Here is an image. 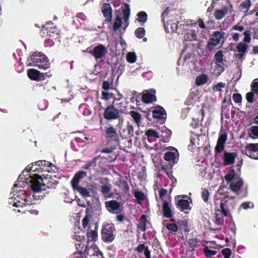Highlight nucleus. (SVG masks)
<instances>
[{
	"mask_svg": "<svg viewBox=\"0 0 258 258\" xmlns=\"http://www.w3.org/2000/svg\"><path fill=\"white\" fill-rule=\"evenodd\" d=\"M96 229L97 226L95 227V230H91L87 233V236L88 241L95 242L97 240L98 234Z\"/></svg>",
	"mask_w": 258,
	"mask_h": 258,
	"instance_id": "37",
	"label": "nucleus"
},
{
	"mask_svg": "<svg viewBox=\"0 0 258 258\" xmlns=\"http://www.w3.org/2000/svg\"><path fill=\"white\" fill-rule=\"evenodd\" d=\"M224 70L223 66L221 65L220 63H216L214 68V73L216 75L219 76L223 72H224Z\"/></svg>",
	"mask_w": 258,
	"mask_h": 258,
	"instance_id": "53",
	"label": "nucleus"
},
{
	"mask_svg": "<svg viewBox=\"0 0 258 258\" xmlns=\"http://www.w3.org/2000/svg\"><path fill=\"white\" fill-rule=\"evenodd\" d=\"M146 31L143 27L138 28L135 31V35L136 37L139 39H141L144 37L145 35Z\"/></svg>",
	"mask_w": 258,
	"mask_h": 258,
	"instance_id": "43",
	"label": "nucleus"
},
{
	"mask_svg": "<svg viewBox=\"0 0 258 258\" xmlns=\"http://www.w3.org/2000/svg\"><path fill=\"white\" fill-rule=\"evenodd\" d=\"M74 190L79 192L81 195L84 198L89 197L90 196V192L88 189L80 185L73 187Z\"/></svg>",
	"mask_w": 258,
	"mask_h": 258,
	"instance_id": "29",
	"label": "nucleus"
},
{
	"mask_svg": "<svg viewBox=\"0 0 258 258\" xmlns=\"http://www.w3.org/2000/svg\"><path fill=\"white\" fill-rule=\"evenodd\" d=\"M90 212H91V210L89 208H88L86 210V215L85 217L82 220V225L84 228H86L89 224V217H91V215L89 214V212L90 213Z\"/></svg>",
	"mask_w": 258,
	"mask_h": 258,
	"instance_id": "45",
	"label": "nucleus"
},
{
	"mask_svg": "<svg viewBox=\"0 0 258 258\" xmlns=\"http://www.w3.org/2000/svg\"><path fill=\"white\" fill-rule=\"evenodd\" d=\"M120 184L119 186L120 188H121L125 192H128L129 190V185L127 183V182L125 180H119Z\"/></svg>",
	"mask_w": 258,
	"mask_h": 258,
	"instance_id": "50",
	"label": "nucleus"
},
{
	"mask_svg": "<svg viewBox=\"0 0 258 258\" xmlns=\"http://www.w3.org/2000/svg\"><path fill=\"white\" fill-rule=\"evenodd\" d=\"M105 204L108 212L112 214H119L122 210L120 204L115 200L107 201Z\"/></svg>",
	"mask_w": 258,
	"mask_h": 258,
	"instance_id": "11",
	"label": "nucleus"
},
{
	"mask_svg": "<svg viewBox=\"0 0 258 258\" xmlns=\"http://www.w3.org/2000/svg\"><path fill=\"white\" fill-rule=\"evenodd\" d=\"M86 176L87 173L85 171H79L77 172L71 180L72 186L74 187L79 185L80 181Z\"/></svg>",
	"mask_w": 258,
	"mask_h": 258,
	"instance_id": "19",
	"label": "nucleus"
},
{
	"mask_svg": "<svg viewBox=\"0 0 258 258\" xmlns=\"http://www.w3.org/2000/svg\"><path fill=\"white\" fill-rule=\"evenodd\" d=\"M146 135L148 137H153L155 138H159V136L158 133L152 128H150L146 132Z\"/></svg>",
	"mask_w": 258,
	"mask_h": 258,
	"instance_id": "52",
	"label": "nucleus"
},
{
	"mask_svg": "<svg viewBox=\"0 0 258 258\" xmlns=\"http://www.w3.org/2000/svg\"><path fill=\"white\" fill-rule=\"evenodd\" d=\"M209 192L206 188H204L202 192V198L205 203H207L209 200Z\"/></svg>",
	"mask_w": 258,
	"mask_h": 258,
	"instance_id": "60",
	"label": "nucleus"
},
{
	"mask_svg": "<svg viewBox=\"0 0 258 258\" xmlns=\"http://www.w3.org/2000/svg\"><path fill=\"white\" fill-rule=\"evenodd\" d=\"M251 6V1L250 0H246L242 2L239 6V9L240 11L247 12Z\"/></svg>",
	"mask_w": 258,
	"mask_h": 258,
	"instance_id": "36",
	"label": "nucleus"
},
{
	"mask_svg": "<svg viewBox=\"0 0 258 258\" xmlns=\"http://www.w3.org/2000/svg\"><path fill=\"white\" fill-rule=\"evenodd\" d=\"M73 144H77L79 147H83L87 145V143L84 140L82 136L81 137H75L72 142Z\"/></svg>",
	"mask_w": 258,
	"mask_h": 258,
	"instance_id": "38",
	"label": "nucleus"
},
{
	"mask_svg": "<svg viewBox=\"0 0 258 258\" xmlns=\"http://www.w3.org/2000/svg\"><path fill=\"white\" fill-rule=\"evenodd\" d=\"M103 116L107 120H118L120 121L123 120L121 111L113 103L107 105L104 109Z\"/></svg>",
	"mask_w": 258,
	"mask_h": 258,
	"instance_id": "3",
	"label": "nucleus"
},
{
	"mask_svg": "<svg viewBox=\"0 0 258 258\" xmlns=\"http://www.w3.org/2000/svg\"><path fill=\"white\" fill-rule=\"evenodd\" d=\"M104 128V136L107 141L108 142L118 144L120 139L116 128L111 124L108 126H105Z\"/></svg>",
	"mask_w": 258,
	"mask_h": 258,
	"instance_id": "7",
	"label": "nucleus"
},
{
	"mask_svg": "<svg viewBox=\"0 0 258 258\" xmlns=\"http://www.w3.org/2000/svg\"><path fill=\"white\" fill-rule=\"evenodd\" d=\"M227 139V135L226 133H223L220 135L217 143L223 144L225 145V142Z\"/></svg>",
	"mask_w": 258,
	"mask_h": 258,
	"instance_id": "59",
	"label": "nucleus"
},
{
	"mask_svg": "<svg viewBox=\"0 0 258 258\" xmlns=\"http://www.w3.org/2000/svg\"><path fill=\"white\" fill-rule=\"evenodd\" d=\"M166 227L171 232H176L178 229V226L175 223L167 224H166Z\"/></svg>",
	"mask_w": 258,
	"mask_h": 258,
	"instance_id": "55",
	"label": "nucleus"
},
{
	"mask_svg": "<svg viewBox=\"0 0 258 258\" xmlns=\"http://www.w3.org/2000/svg\"><path fill=\"white\" fill-rule=\"evenodd\" d=\"M115 228L113 225L107 224L103 225L101 230V236L102 240L106 243H110L115 239L113 234Z\"/></svg>",
	"mask_w": 258,
	"mask_h": 258,
	"instance_id": "6",
	"label": "nucleus"
},
{
	"mask_svg": "<svg viewBox=\"0 0 258 258\" xmlns=\"http://www.w3.org/2000/svg\"><path fill=\"white\" fill-rule=\"evenodd\" d=\"M224 149V145L217 143L216 146L215 148V154L221 153Z\"/></svg>",
	"mask_w": 258,
	"mask_h": 258,
	"instance_id": "63",
	"label": "nucleus"
},
{
	"mask_svg": "<svg viewBox=\"0 0 258 258\" xmlns=\"http://www.w3.org/2000/svg\"><path fill=\"white\" fill-rule=\"evenodd\" d=\"M31 62L28 66H35L40 69L46 70L50 67V63L47 57L41 52H34L30 56Z\"/></svg>",
	"mask_w": 258,
	"mask_h": 258,
	"instance_id": "2",
	"label": "nucleus"
},
{
	"mask_svg": "<svg viewBox=\"0 0 258 258\" xmlns=\"http://www.w3.org/2000/svg\"><path fill=\"white\" fill-rule=\"evenodd\" d=\"M232 99L236 103L239 104L242 102V96L240 93H235L233 94Z\"/></svg>",
	"mask_w": 258,
	"mask_h": 258,
	"instance_id": "57",
	"label": "nucleus"
},
{
	"mask_svg": "<svg viewBox=\"0 0 258 258\" xmlns=\"http://www.w3.org/2000/svg\"><path fill=\"white\" fill-rule=\"evenodd\" d=\"M42 185H44L43 187V190H45L47 188H55L57 185L56 181H52L45 177L42 178Z\"/></svg>",
	"mask_w": 258,
	"mask_h": 258,
	"instance_id": "24",
	"label": "nucleus"
},
{
	"mask_svg": "<svg viewBox=\"0 0 258 258\" xmlns=\"http://www.w3.org/2000/svg\"><path fill=\"white\" fill-rule=\"evenodd\" d=\"M52 164L50 162L45 160H40L35 162V166L37 167H35L34 165H33L29 170L26 168V171L23 170L22 173H24L25 172H29L31 171H37L39 173L43 172H52Z\"/></svg>",
	"mask_w": 258,
	"mask_h": 258,
	"instance_id": "5",
	"label": "nucleus"
},
{
	"mask_svg": "<svg viewBox=\"0 0 258 258\" xmlns=\"http://www.w3.org/2000/svg\"><path fill=\"white\" fill-rule=\"evenodd\" d=\"M242 154H244L249 158L258 159V143H249L244 147V150H242Z\"/></svg>",
	"mask_w": 258,
	"mask_h": 258,
	"instance_id": "8",
	"label": "nucleus"
},
{
	"mask_svg": "<svg viewBox=\"0 0 258 258\" xmlns=\"http://www.w3.org/2000/svg\"><path fill=\"white\" fill-rule=\"evenodd\" d=\"M111 189V185L110 184H105L102 185L101 187V191L103 195L108 194Z\"/></svg>",
	"mask_w": 258,
	"mask_h": 258,
	"instance_id": "51",
	"label": "nucleus"
},
{
	"mask_svg": "<svg viewBox=\"0 0 258 258\" xmlns=\"http://www.w3.org/2000/svg\"><path fill=\"white\" fill-rule=\"evenodd\" d=\"M171 201L163 200L162 205V214L164 217L169 218L173 216L172 211L171 208Z\"/></svg>",
	"mask_w": 258,
	"mask_h": 258,
	"instance_id": "14",
	"label": "nucleus"
},
{
	"mask_svg": "<svg viewBox=\"0 0 258 258\" xmlns=\"http://www.w3.org/2000/svg\"><path fill=\"white\" fill-rule=\"evenodd\" d=\"M184 35V41H192L197 40V34L195 33V30H190L185 32Z\"/></svg>",
	"mask_w": 258,
	"mask_h": 258,
	"instance_id": "27",
	"label": "nucleus"
},
{
	"mask_svg": "<svg viewBox=\"0 0 258 258\" xmlns=\"http://www.w3.org/2000/svg\"><path fill=\"white\" fill-rule=\"evenodd\" d=\"M155 94L156 91L153 89L144 91L142 96V101L146 104L156 101V97Z\"/></svg>",
	"mask_w": 258,
	"mask_h": 258,
	"instance_id": "12",
	"label": "nucleus"
},
{
	"mask_svg": "<svg viewBox=\"0 0 258 258\" xmlns=\"http://www.w3.org/2000/svg\"><path fill=\"white\" fill-rule=\"evenodd\" d=\"M152 117L158 119H165L166 117V111L163 107L157 105L152 111Z\"/></svg>",
	"mask_w": 258,
	"mask_h": 258,
	"instance_id": "15",
	"label": "nucleus"
},
{
	"mask_svg": "<svg viewBox=\"0 0 258 258\" xmlns=\"http://www.w3.org/2000/svg\"><path fill=\"white\" fill-rule=\"evenodd\" d=\"M38 86L40 89L43 90L45 92L50 91L51 88H52L51 82L48 80L45 81L44 79H43V81L38 84Z\"/></svg>",
	"mask_w": 258,
	"mask_h": 258,
	"instance_id": "32",
	"label": "nucleus"
},
{
	"mask_svg": "<svg viewBox=\"0 0 258 258\" xmlns=\"http://www.w3.org/2000/svg\"><path fill=\"white\" fill-rule=\"evenodd\" d=\"M40 74V72L34 69H28L27 71V75L31 80L36 81L41 80Z\"/></svg>",
	"mask_w": 258,
	"mask_h": 258,
	"instance_id": "22",
	"label": "nucleus"
},
{
	"mask_svg": "<svg viewBox=\"0 0 258 258\" xmlns=\"http://www.w3.org/2000/svg\"><path fill=\"white\" fill-rule=\"evenodd\" d=\"M225 86V84L223 82H219L216 85L213 86V90L214 91H221L222 88H224Z\"/></svg>",
	"mask_w": 258,
	"mask_h": 258,
	"instance_id": "62",
	"label": "nucleus"
},
{
	"mask_svg": "<svg viewBox=\"0 0 258 258\" xmlns=\"http://www.w3.org/2000/svg\"><path fill=\"white\" fill-rule=\"evenodd\" d=\"M236 156L237 154L235 152L224 151L223 157L224 165H228L233 164Z\"/></svg>",
	"mask_w": 258,
	"mask_h": 258,
	"instance_id": "17",
	"label": "nucleus"
},
{
	"mask_svg": "<svg viewBox=\"0 0 258 258\" xmlns=\"http://www.w3.org/2000/svg\"><path fill=\"white\" fill-rule=\"evenodd\" d=\"M235 176V171L233 168H230L228 173L225 175L224 178L227 183L233 180Z\"/></svg>",
	"mask_w": 258,
	"mask_h": 258,
	"instance_id": "39",
	"label": "nucleus"
},
{
	"mask_svg": "<svg viewBox=\"0 0 258 258\" xmlns=\"http://www.w3.org/2000/svg\"><path fill=\"white\" fill-rule=\"evenodd\" d=\"M122 20L118 15L116 16L114 25L113 26V30H117L121 25Z\"/></svg>",
	"mask_w": 258,
	"mask_h": 258,
	"instance_id": "56",
	"label": "nucleus"
},
{
	"mask_svg": "<svg viewBox=\"0 0 258 258\" xmlns=\"http://www.w3.org/2000/svg\"><path fill=\"white\" fill-rule=\"evenodd\" d=\"M243 184V180L241 178H239L236 182L231 183L230 185V187L233 191L236 192L241 189Z\"/></svg>",
	"mask_w": 258,
	"mask_h": 258,
	"instance_id": "30",
	"label": "nucleus"
},
{
	"mask_svg": "<svg viewBox=\"0 0 258 258\" xmlns=\"http://www.w3.org/2000/svg\"><path fill=\"white\" fill-rule=\"evenodd\" d=\"M189 26L188 24H181L179 22H177V28L175 31V33L178 35L182 34L184 32H185V30H187V28Z\"/></svg>",
	"mask_w": 258,
	"mask_h": 258,
	"instance_id": "35",
	"label": "nucleus"
},
{
	"mask_svg": "<svg viewBox=\"0 0 258 258\" xmlns=\"http://www.w3.org/2000/svg\"><path fill=\"white\" fill-rule=\"evenodd\" d=\"M102 12L106 21L111 22L112 20V8L109 3H104L102 7Z\"/></svg>",
	"mask_w": 258,
	"mask_h": 258,
	"instance_id": "16",
	"label": "nucleus"
},
{
	"mask_svg": "<svg viewBox=\"0 0 258 258\" xmlns=\"http://www.w3.org/2000/svg\"><path fill=\"white\" fill-rule=\"evenodd\" d=\"M251 134L253 135L251 136L249 134V136L252 139H258V125L251 126L249 129Z\"/></svg>",
	"mask_w": 258,
	"mask_h": 258,
	"instance_id": "42",
	"label": "nucleus"
},
{
	"mask_svg": "<svg viewBox=\"0 0 258 258\" xmlns=\"http://www.w3.org/2000/svg\"><path fill=\"white\" fill-rule=\"evenodd\" d=\"M247 48L248 45L242 42H240L236 46L237 51L239 53L236 54V55L238 56L239 58H242L247 51Z\"/></svg>",
	"mask_w": 258,
	"mask_h": 258,
	"instance_id": "23",
	"label": "nucleus"
},
{
	"mask_svg": "<svg viewBox=\"0 0 258 258\" xmlns=\"http://www.w3.org/2000/svg\"><path fill=\"white\" fill-rule=\"evenodd\" d=\"M147 221V216L146 215H142L139 221V224L137 225V228L141 231L144 232L146 230V223Z\"/></svg>",
	"mask_w": 258,
	"mask_h": 258,
	"instance_id": "26",
	"label": "nucleus"
},
{
	"mask_svg": "<svg viewBox=\"0 0 258 258\" xmlns=\"http://www.w3.org/2000/svg\"><path fill=\"white\" fill-rule=\"evenodd\" d=\"M225 34V32L222 30L214 32L208 41L206 48L210 50H213L221 40L224 42L226 39Z\"/></svg>",
	"mask_w": 258,
	"mask_h": 258,
	"instance_id": "4",
	"label": "nucleus"
},
{
	"mask_svg": "<svg viewBox=\"0 0 258 258\" xmlns=\"http://www.w3.org/2000/svg\"><path fill=\"white\" fill-rule=\"evenodd\" d=\"M135 251L138 253H142L144 254L146 258H151V251L148 246H146L145 243H142L138 245L135 248Z\"/></svg>",
	"mask_w": 258,
	"mask_h": 258,
	"instance_id": "20",
	"label": "nucleus"
},
{
	"mask_svg": "<svg viewBox=\"0 0 258 258\" xmlns=\"http://www.w3.org/2000/svg\"><path fill=\"white\" fill-rule=\"evenodd\" d=\"M169 148L171 149L165 153L164 159L165 160L169 162V166L171 168L177 162L179 154L177 150L175 148L172 147Z\"/></svg>",
	"mask_w": 258,
	"mask_h": 258,
	"instance_id": "9",
	"label": "nucleus"
},
{
	"mask_svg": "<svg viewBox=\"0 0 258 258\" xmlns=\"http://www.w3.org/2000/svg\"><path fill=\"white\" fill-rule=\"evenodd\" d=\"M137 60V56L135 52H131L127 54L126 60L130 63H134Z\"/></svg>",
	"mask_w": 258,
	"mask_h": 258,
	"instance_id": "49",
	"label": "nucleus"
},
{
	"mask_svg": "<svg viewBox=\"0 0 258 258\" xmlns=\"http://www.w3.org/2000/svg\"><path fill=\"white\" fill-rule=\"evenodd\" d=\"M198 242L199 241L197 238H190L188 239L187 242L190 248H191V251L194 250L195 248L197 247Z\"/></svg>",
	"mask_w": 258,
	"mask_h": 258,
	"instance_id": "46",
	"label": "nucleus"
},
{
	"mask_svg": "<svg viewBox=\"0 0 258 258\" xmlns=\"http://www.w3.org/2000/svg\"><path fill=\"white\" fill-rule=\"evenodd\" d=\"M251 91L255 93V94H258V81L257 79L254 80L251 84Z\"/></svg>",
	"mask_w": 258,
	"mask_h": 258,
	"instance_id": "58",
	"label": "nucleus"
},
{
	"mask_svg": "<svg viewBox=\"0 0 258 258\" xmlns=\"http://www.w3.org/2000/svg\"><path fill=\"white\" fill-rule=\"evenodd\" d=\"M226 203L227 201L224 203L221 202L220 205V209L216 210V212H220L224 217H228L230 215L228 206Z\"/></svg>",
	"mask_w": 258,
	"mask_h": 258,
	"instance_id": "28",
	"label": "nucleus"
},
{
	"mask_svg": "<svg viewBox=\"0 0 258 258\" xmlns=\"http://www.w3.org/2000/svg\"><path fill=\"white\" fill-rule=\"evenodd\" d=\"M129 114L133 119L136 124L138 127H139L140 124L142 123V116L141 114L138 112L134 110L130 111Z\"/></svg>",
	"mask_w": 258,
	"mask_h": 258,
	"instance_id": "25",
	"label": "nucleus"
},
{
	"mask_svg": "<svg viewBox=\"0 0 258 258\" xmlns=\"http://www.w3.org/2000/svg\"><path fill=\"white\" fill-rule=\"evenodd\" d=\"M208 80V77L206 74H202L198 76L195 81V83L197 86H201L206 84Z\"/></svg>",
	"mask_w": 258,
	"mask_h": 258,
	"instance_id": "34",
	"label": "nucleus"
},
{
	"mask_svg": "<svg viewBox=\"0 0 258 258\" xmlns=\"http://www.w3.org/2000/svg\"><path fill=\"white\" fill-rule=\"evenodd\" d=\"M178 227L180 229L188 233L190 229L188 226V221L187 220H181L178 221Z\"/></svg>",
	"mask_w": 258,
	"mask_h": 258,
	"instance_id": "31",
	"label": "nucleus"
},
{
	"mask_svg": "<svg viewBox=\"0 0 258 258\" xmlns=\"http://www.w3.org/2000/svg\"><path fill=\"white\" fill-rule=\"evenodd\" d=\"M223 54L222 50L218 51L214 55V58L216 63H223Z\"/></svg>",
	"mask_w": 258,
	"mask_h": 258,
	"instance_id": "41",
	"label": "nucleus"
},
{
	"mask_svg": "<svg viewBox=\"0 0 258 258\" xmlns=\"http://www.w3.org/2000/svg\"><path fill=\"white\" fill-rule=\"evenodd\" d=\"M176 207L181 211L184 212L185 213H186L185 210H190L191 209V208L189 206V203L186 200L180 199L178 200L176 204Z\"/></svg>",
	"mask_w": 258,
	"mask_h": 258,
	"instance_id": "21",
	"label": "nucleus"
},
{
	"mask_svg": "<svg viewBox=\"0 0 258 258\" xmlns=\"http://www.w3.org/2000/svg\"><path fill=\"white\" fill-rule=\"evenodd\" d=\"M254 94L255 93H254L253 92H249L248 93H246V100L249 103H252L254 100H253V98H254Z\"/></svg>",
	"mask_w": 258,
	"mask_h": 258,
	"instance_id": "64",
	"label": "nucleus"
},
{
	"mask_svg": "<svg viewBox=\"0 0 258 258\" xmlns=\"http://www.w3.org/2000/svg\"><path fill=\"white\" fill-rule=\"evenodd\" d=\"M215 221L214 223L219 225L221 226L224 224V219H223V216H222L221 214L215 213Z\"/></svg>",
	"mask_w": 258,
	"mask_h": 258,
	"instance_id": "44",
	"label": "nucleus"
},
{
	"mask_svg": "<svg viewBox=\"0 0 258 258\" xmlns=\"http://www.w3.org/2000/svg\"><path fill=\"white\" fill-rule=\"evenodd\" d=\"M203 251L206 257L214 255L217 253L216 251L210 249L207 246H206L204 248Z\"/></svg>",
	"mask_w": 258,
	"mask_h": 258,
	"instance_id": "54",
	"label": "nucleus"
},
{
	"mask_svg": "<svg viewBox=\"0 0 258 258\" xmlns=\"http://www.w3.org/2000/svg\"><path fill=\"white\" fill-rule=\"evenodd\" d=\"M90 52L97 60L103 57L107 53V50L104 45L100 44L96 46Z\"/></svg>",
	"mask_w": 258,
	"mask_h": 258,
	"instance_id": "13",
	"label": "nucleus"
},
{
	"mask_svg": "<svg viewBox=\"0 0 258 258\" xmlns=\"http://www.w3.org/2000/svg\"><path fill=\"white\" fill-rule=\"evenodd\" d=\"M28 173V177H25V176L23 174H20L19 178L23 179V176L24 177V181L29 185L34 192H39L42 190L43 187L44 186L42 185V176L37 174H32L31 172H27Z\"/></svg>",
	"mask_w": 258,
	"mask_h": 258,
	"instance_id": "1",
	"label": "nucleus"
},
{
	"mask_svg": "<svg viewBox=\"0 0 258 258\" xmlns=\"http://www.w3.org/2000/svg\"><path fill=\"white\" fill-rule=\"evenodd\" d=\"M138 21L140 22L145 23L147 20V14L146 12L144 11H141L139 12L138 15Z\"/></svg>",
	"mask_w": 258,
	"mask_h": 258,
	"instance_id": "47",
	"label": "nucleus"
},
{
	"mask_svg": "<svg viewBox=\"0 0 258 258\" xmlns=\"http://www.w3.org/2000/svg\"><path fill=\"white\" fill-rule=\"evenodd\" d=\"M229 8L227 6H224L222 9L215 10L214 16L217 20H220L224 18L228 13Z\"/></svg>",
	"mask_w": 258,
	"mask_h": 258,
	"instance_id": "18",
	"label": "nucleus"
},
{
	"mask_svg": "<svg viewBox=\"0 0 258 258\" xmlns=\"http://www.w3.org/2000/svg\"><path fill=\"white\" fill-rule=\"evenodd\" d=\"M42 31H45L49 38H57L59 30L52 22L47 23L42 27Z\"/></svg>",
	"mask_w": 258,
	"mask_h": 258,
	"instance_id": "10",
	"label": "nucleus"
},
{
	"mask_svg": "<svg viewBox=\"0 0 258 258\" xmlns=\"http://www.w3.org/2000/svg\"><path fill=\"white\" fill-rule=\"evenodd\" d=\"M243 35L244 36L243 41L245 43H249L251 40V31L249 30H246L244 32Z\"/></svg>",
	"mask_w": 258,
	"mask_h": 258,
	"instance_id": "61",
	"label": "nucleus"
},
{
	"mask_svg": "<svg viewBox=\"0 0 258 258\" xmlns=\"http://www.w3.org/2000/svg\"><path fill=\"white\" fill-rule=\"evenodd\" d=\"M125 131L127 132L126 138H132L134 136V130L132 124L127 122Z\"/></svg>",
	"mask_w": 258,
	"mask_h": 258,
	"instance_id": "40",
	"label": "nucleus"
},
{
	"mask_svg": "<svg viewBox=\"0 0 258 258\" xmlns=\"http://www.w3.org/2000/svg\"><path fill=\"white\" fill-rule=\"evenodd\" d=\"M100 156H96L94 157L92 159H91L90 161H88L86 165L83 167V168L87 170H89V172H91L90 168L91 167L95 168L96 166V161L99 158Z\"/></svg>",
	"mask_w": 258,
	"mask_h": 258,
	"instance_id": "33",
	"label": "nucleus"
},
{
	"mask_svg": "<svg viewBox=\"0 0 258 258\" xmlns=\"http://www.w3.org/2000/svg\"><path fill=\"white\" fill-rule=\"evenodd\" d=\"M115 95L113 93H108L107 91H102V97L101 98L105 101H108L111 98H113L114 99Z\"/></svg>",
	"mask_w": 258,
	"mask_h": 258,
	"instance_id": "48",
	"label": "nucleus"
}]
</instances>
